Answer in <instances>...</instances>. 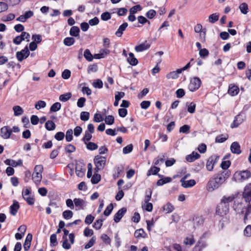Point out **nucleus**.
<instances>
[{"instance_id":"1","label":"nucleus","mask_w":251,"mask_h":251,"mask_svg":"<svg viewBox=\"0 0 251 251\" xmlns=\"http://www.w3.org/2000/svg\"><path fill=\"white\" fill-rule=\"evenodd\" d=\"M230 175V170L222 171L214 175L207 183L206 190L208 192H212L218 189L229 177Z\"/></svg>"},{"instance_id":"2","label":"nucleus","mask_w":251,"mask_h":251,"mask_svg":"<svg viewBox=\"0 0 251 251\" xmlns=\"http://www.w3.org/2000/svg\"><path fill=\"white\" fill-rule=\"evenodd\" d=\"M106 158L105 157L97 155L94 158V163L95 165L94 170L96 172H99L103 170L106 163Z\"/></svg>"},{"instance_id":"3","label":"nucleus","mask_w":251,"mask_h":251,"mask_svg":"<svg viewBox=\"0 0 251 251\" xmlns=\"http://www.w3.org/2000/svg\"><path fill=\"white\" fill-rule=\"evenodd\" d=\"M251 176V173L248 170H245L240 172H236L234 175V178L236 181H243Z\"/></svg>"},{"instance_id":"4","label":"nucleus","mask_w":251,"mask_h":251,"mask_svg":"<svg viewBox=\"0 0 251 251\" xmlns=\"http://www.w3.org/2000/svg\"><path fill=\"white\" fill-rule=\"evenodd\" d=\"M201 84V81L200 78L195 77L191 79L188 89L190 91L194 92L200 87Z\"/></svg>"},{"instance_id":"5","label":"nucleus","mask_w":251,"mask_h":251,"mask_svg":"<svg viewBox=\"0 0 251 251\" xmlns=\"http://www.w3.org/2000/svg\"><path fill=\"white\" fill-rule=\"evenodd\" d=\"M228 211L229 205H226L225 203L220 202L217 206L216 213L220 216H224L226 215Z\"/></svg>"},{"instance_id":"6","label":"nucleus","mask_w":251,"mask_h":251,"mask_svg":"<svg viewBox=\"0 0 251 251\" xmlns=\"http://www.w3.org/2000/svg\"><path fill=\"white\" fill-rule=\"evenodd\" d=\"M84 166L85 164L83 163L82 159L76 161L75 164V173L78 177H82L84 175L85 171Z\"/></svg>"},{"instance_id":"7","label":"nucleus","mask_w":251,"mask_h":251,"mask_svg":"<svg viewBox=\"0 0 251 251\" xmlns=\"http://www.w3.org/2000/svg\"><path fill=\"white\" fill-rule=\"evenodd\" d=\"M219 157L217 155H212L210 156L206 162V168L207 171H212L214 165L217 163Z\"/></svg>"},{"instance_id":"8","label":"nucleus","mask_w":251,"mask_h":251,"mask_svg":"<svg viewBox=\"0 0 251 251\" xmlns=\"http://www.w3.org/2000/svg\"><path fill=\"white\" fill-rule=\"evenodd\" d=\"M242 196L246 202L250 203L251 201V183L245 187Z\"/></svg>"},{"instance_id":"9","label":"nucleus","mask_w":251,"mask_h":251,"mask_svg":"<svg viewBox=\"0 0 251 251\" xmlns=\"http://www.w3.org/2000/svg\"><path fill=\"white\" fill-rule=\"evenodd\" d=\"M127 211L126 207H123L118 211V212L114 216V221L115 223H119L123 217L124 216L125 213Z\"/></svg>"},{"instance_id":"10","label":"nucleus","mask_w":251,"mask_h":251,"mask_svg":"<svg viewBox=\"0 0 251 251\" xmlns=\"http://www.w3.org/2000/svg\"><path fill=\"white\" fill-rule=\"evenodd\" d=\"M244 120V117L241 114L236 116L233 123L231 124L230 127L234 128L238 127Z\"/></svg>"},{"instance_id":"11","label":"nucleus","mask_w":251,"mask_h":251,"mask_svg":"<svg viewBox=\"0 0 251 251\" xmlns=\"http://www.w3.org/2000/svg\"><path fill=\"white\" fill-rule=\"evenodd\" d=\"M12 132V130L8 126H4L0 129L1 136L4 139L9 138Z\"/></svg>"},{"instance_id":"12","label":"nucleus","mask_w":251,"mask_h":251,"mask_svg":"<svg viewBox=\"0 0 251 251\" xmlns=\"http://www.w3.org/2000/svg\"><path fill=\"white\" fill-rule=\"evenodd\" d=\"M75 205L76 207H78L76 210L84 209L86 206V202L82 199L79 198H75L74 200Z\"/></svg>"},{"instance_id":"13","label":"nucleus","mask_w":251,"mask_h":251,"mask_svg":"<svg viewBox=\"0 0 251 251\" xmlns=\"http://www.w3.org/2000/svg\"><path fill=\"white\" fill-rule=\"evenodd\" d=\"M230 150L233 153L239 154L241 153L240 146L238 142H234L230 146Z\"/></svg>"},{"instance_id":"14","label":"nucleus","mask_w":251,"mask_h":251,"mask_svg":"<svg viewBox=\"0 0 251 251\" xmlns=\"http://www.w3.org/2000/svg\"><path fill=\"white\" fill-rule=\"evenodd\" d=\"M201 155L198 152L193 151L190 154L187 155L186 156V160L189 162H192L195 161L196 159L200 158Z\"/></svg>"},{"instance_id":"15","label":"nucleus","mask_w":251,"mask_h":251,"mask_svg":"<svg viewBox=\"0 0 251 251\" xmlns=\"http://www.w3.org/2000/svg\"><path fill=\"white\" fill-rule=\"evenodd\" d=\"M20 208L19 202L16 201H13V203L10 206V213L13 216H15Z\"/></svg>"},{"instance_id":"16","label":"nucleus","mask_w":251,"mask_h":251,"mask_svg":"<svg viewBox=\"0 0 251 251\" xmlns=\"http://www.w3.org/2000/svg\"><path fill=\"white\" fill-rule=\"evenodd\" d=\"M32 239V235L31 233H28L24 244V248L25 251H27L29 249Z\"/></svg>"},{"instance_id":"17","label":"nucleus","mask_w":251,"mask_h":251,"mask_svg":"<svg viewBox=\"0 0 251 251\" xmlns=\"http://www.w3.org/2000/svg\"><path fill=\"white\" fill-rule=\"evenodd\" d=\"M236 197L234 195H231L229 196H224L221 200V202L224 203L226 205H229V203L232 202Z\"/></svg>"},{"instance_id":"18","label":"nucleus","mask_w":251,"mask_h":251,"mask_svg":"<svg viewBox=\"0 0 251 251\" xmlns=\"http://www.w3.org/2000/svg\"><path fill=\"white\" fill-rule=\"evenodd\" d=\"M239 92V89L237 86L230 85L229 86L228 93L232 96L237 95Z\"/></svg>"},{"instance_id":"19","label":"nucleus","mask_w":251,"mask_h":251,"mask_svg":"<svg viewBox=\"0 0 251 251\" xmlns=\"http://www.w3.org/2000/svg\"><path fill=\"white\" fill-rule=\"evenodd\" d=\"M194 30L197 33L202 32V35H203V41H204L206 35V29L205 28L202 29V26L201 25L198 24L195 26Z\"/></svg>"},{"instance_id":"20","label":"nucleus","mask_w":251,"mask_h":251,"mask_svg":"<svg viewBox=\"0 0 251 251\" xmlns=\"http://www.w3.org/2000/svg\"><path fill=\"white\" fill-rule=\"evenodd\" d=\"M128 26V24L127 23H124L122 25H121L117 30L115 32V35L119 37H120L122 36L123 31H125L126 28Z\"/></svg>"},{"instance_id":"21","label":"nucleus","mask_w":251,"mask_h":251,"mask_svg":"<svg viewBox=\"0 0 251 251\" xmlns=\"http://www.w3.org/2000/svg\"><path fill=\"white\" fill-rule=\"evenodd\" d=\"M246 210L245 215L244 217V221L246 223V221L248 220V216L251 214V204L248 205L247 207H244L241 211V213L243 214L244 212V209Z\"/></svg>"},{"instance_id":"22","label":"nucleus","mask_w":251,"mask_h":251,"mask_svg":"<svg viewBox=\"0 0 251 251\" xmlns=\"http://www.w3.org/2000/svg\"><path fill=\"white\" fill-rule=\"evenodd\" d=\"M99 172H96V170H94V174L92 176L91 181L93 184L98 183L101 179V176L98 174Z\"/></svg>"},{"instance_id":"23","label":"nucleus","mask_w":251,"mask_h":251,"mask_svg":"<svg viewBox=\"0 0 251 251\" xmlns=\"http://www.w3.org/2000/svg\"><path fill=\"white\" fill-rule=\"evenodd\" d=\"M129 57L127 59V62L132 66L136 65L138 63V60L134 57V54L130 52L128 54Z\"/></svg>"},{"instance_id":"24","label":"nucleus","mask_w":251,"mask_h":251,"mask_svg":"<svg viewBox=\"0 0 251 251\" xmlns=\"http://www.w3.org/2000/svg\"><path fill=\"white\" fill-rule=\"evenodd\" d=\"M150 47V45L145 43L141 44L139 45L136 46L135 50L137 52H141L145 50H148Z\"/></svg>"},{"instance_id":"25","label":"nucleus","mask_w":251,"mask_h":251,"mask_svg":"<svg viewBox=\"0 0 251 251\" xmlns=\"http://www.w3.org/2000/svg\"><path fill=\"white\" fill-rule=\"evenodd\" d=\"M196 182L194 179H190L189 180H185L181 182V186L184 188H189L194 186Z\"/></svg>"},{"instance_id":"26","label":"nucleus","mask_w":251,"mask_h":251,"mask_svg":"<svg viewBox=\"0 0 251 251\" xmlns=\"http://www.w3.org/2000/svg\"><path fill=\"white\" fill-rule=\"evenodd\" d=\"M241 12L243 14H247L249 11L248 5L246 2L241 3L239 6Z\"/></svg>"},{"instance_id":"27","label":"nucleus","mask_w":251,"mask_h":251,"mask_svg":"<svg viewBox=\"0 0 251 251\" xmlns=\"http://www.w3.org/2000/svg\"><path fill=\"white\" fill-rule=\"evenodd\" d=\"M160 170V168L159 167H156L155 166H151L148 171L147 176H150L151 175H156L159 172Z\"/></svg>"},{"instance_id":"28","label":"nucleus","mask_w":251,"mask_h":251,"mask_svg":"<svg viewBox=\"0 0 251 251\" xmlns=\"http://www.w3.org/2000/svg\"><path fill=\"white\" fill-rule=\"evenodd\" d=\"M79 28L76 26H72L70 30V35L74 37L79 36Z\"/></svg>"},{"instance_id":"29","label":"nucleus","mask_w":251,"mask_h":251,"mask_svg":"<svg viewBox=\"0 0 251 251\" xmlns=\"http://www.w3.org/2000/svg\"><path fill=\"white\" fill-rule=\"evenodd\" d=\"M228 138V134H221L217 136L215 138V142L216 143H222L225 142Z\"/></svg>"},{"instance_id":"30","label":"nucleus","mask_w":251,"mask_h":251,"mask_svg":"<svg viewBox=\"0 0 251 251\" xmlns=\"http://www.w3.org/2000/svg\"><path fill=\"white\" fill-rule=\"evenodd\" d=\"M13 110L14 111V115L16 116H20L24 113V110L19 105L14 106L13 107Z\"/></svg>"},{"instance_id":"31","label":"nucleus","mask_w":251,"mask_h":251,"mask_svg":"<svg viewBox=\"0 0 251 251\" xmlns=\"http://www.w3.org/2000/svg\"><path fill=\"white\" fill-rule=\"evenodd\" d=\"M55 127V124L52 121L49 120L45 123V127L49 131L54 130Z\"/></svg>"},{"instance_id":"32","label":"nucleus","mask_w":251,"mask_h":251,"mask_svg":"<svg viewBox=\"0 0 251 251\" xmlns=\"http://www.w3.org/2000/svg\"><path fill=\"white\" fill-rule=\"evenodd\" d=\"M145 197L144 199L145 203H148L151 199L152 195V189L151 188H148L146 190Z\"/></svg>"},{"instance_id":"33","label":"nucleus","mask_w":251,"mask_h":251,"mask_svg":"<svg viewBox=\"0 0 251 251\" xmlns=\"http://www.w3.org/2000/svg\"><path fill=\"white\" fill-rule=\"evenodd\" d=\"M75 42V39L74 37H66L64 39L63 43L67 46H71L73 45Z\"/></svg>"},{"instance_id":"34","label":"nucleus","mask_w":251,"mask_h":251,"mask_svg":"<svg viewBox=\"0 0 251 251\" xmlns=\"http://www.w3.org/2000/svg\"><path fill=\"white\" fill-rule=\"evenodd\" d=\"M219 14L215 13L211 14L208 17L209 22L211 23H215L219 20Z\"/></svg>"},{"instance_id":"35","label":"nucleus","mask_w":251,"mask_h":251,"mask_svg":"<svg viewBox=\"0 0 251 251\" xmlns=\"http://www.w3.org/2000/svg\"><path fill=\"white\" fill-rule=\"evenodd\" d=\"M42 178V174L38 173H33L32 174V179L35 183L40 182Z\"/></svg>"},{"instance_id":"36","label":"nucleus","mask_w":251,"mask_h":251,"mask_svg":"<svg viewBox=\"0 0 251 251\" xmlns=\"http://www.w3.org/2000/svg\"><path fill=\"white\" fill-rule=\"evenodd\" d=\"M84 57L88 61H92L93 59V55L91 54L89 49H86L84 52Z\"/></svg>"},{"instance_id":"37","label":"nucleus","mask_w":251,"mask_h":251,"mask_svg":"<svg viewBox=\"0 0 251 251\" xmlns=\"http://www.w3.org/2000/svg\"><path fill=\"white\" fill-rule=\"evenodd\" d=\"M72 97V94L71 93H67L59 96V99L60 100L65 102L69 100Z\"/></svg>"},{"instance_id":"38","label":"nucleus","mask_w":251,"mask_h":251,"mask_svg":"<svg viewBox=\"0 0 251 251\" xmlns=\"http://www.w3.org/2000/svg\"><path fill=\"white\" fill-rule=\"evenodd\" d=\"M61 104L60 102H56L53 103L50 108V112H56L61 108Z\"/></svg>"},{"instance_id":"39","label":"nucleus","mask_w":251,"mask_h":251,"mask_svg":"<svg viewBox=\"0 0 251 251\" xmlns=\"http://www.w3.org/2000/svg\"><path fill=\"white\" fill-rule=\"evenodd\" d=\"M163 209L167 213H169L174 210V206L171 203L168 202L163 206Z\"/></svg>"},{"instance_id":"40","label":"nucleus","mask_w":251,"mask_h":251,"mask_svg":"<svg viewBox=\"0 0 251 251\" xmlns=\"http://www.w3.org/2000/svg\"><path fill=\"white\" fill-rule=\"evenodd\" d=\"M113 209V206L112 203L109 204L107 206L105 210L103 212V214L105 216H108L112 212Z\"/></svg>"},{"instance_id":"41","label":"nucleus","mask_w":251,"mask_h":251,"mask_svg":"<svg viewBox=\"0 0 251 251\" xmlns=\"http://www.w3.org/2000/svg\"><path fill=\"white\" fill-rule=\"evenodd\" d=\"M62 215L64 219L68 220L73 217V212L69 210H65L63 212Z\"/></svg>"},{"instance_id":"42","label":"nucleus","mask_w":251,"mask_h":251,"mask_svg":"<svg viewBox=\"0 0 251 251\" xmlns=\"http://www.w3.org/2000/svg\"><path fill=\"white\" fill-rule=\"evenodd\" d=\"M90 117V113L88 112L82 111L80 113V118L83 121H88Z\"/></svg>"},{"instance_id":"43","label":"nucleus","mask_w":251,"mask_h":251,"mask_svg":"<svg viewBox=\"0 0 251 251\" xmlns=\"http://www.w3.org/2000/svg\"><path fill=\"white\" fill-rule=\"evenodd\" d=\"M98 71V66L96 64L90 65L87 68V72L90 74L91 73H95Z\"/></svg>"},{"instance_id":"44","label":"nucleus","mask_w":251,"mask_h":251,"mask_svg":"<svg viewBox=\"0 0 251 251\" xmlns=\"http://www.w3.org/2000/svg\"><path fill=\"white\" fill-rule=\"evenodd\" d=\"M103 220L98 219L95 221L93 224V227L96 229H100L102 226V222Z\"/></svg>"},{"instance_id":"45","label":"nucleus","mask_w":251,"mask_h":251,"mask_svg":"<svg viewBox=\"0 0 251 251\" xmlns=\"http://www.w3.org/2000/svg\"><path fill=\"white\" fill-rule=\"evenodd\" d=\"M230 165L231 162L229 160L223 161L221 163L220 166L223 170H224V171H225L228 170L227 169Z\"/></svg>"},{"instance_id":"46","label":"nucleus","mask_w":251,"mask_h":251,"mask_svg":"<svg viewBox=\"0 0 251 251\" xmlns=\"http://www.w3.org/2000/svg\"><path fill=\"white\" fill-rule=\"evenodd\" d=\"M145 234V232L143 229L140 228L138 230H136L134 233V236L137 238H139L140 237H145L143 234Z\"/></svg>"},{"instance_id":"47","label":"nucleus","mask_w":251,"mask_h":251,"mask_svg":"<svg viewBox=\"0 0 251 251\" xmlns=\"http://www.w3.org/2000/svg\"><path fill=\"white\" fill-rule=\"evenodd\" d=\"M76 150L75 147L72 144H68L65 147V150L67 153H72L75 151Z\"/></svg>"},{"instance_id":"48","label":"nucleus","mask_w":251,"mask_h":251,"mask_svg":"<svg viewBox=\"0 0 251 251\" xmlns=\"http://www.w3.org/2000/svg\"><path fill=\"white\" fill-rule=\"evenodd\" d=\"M66 140L67 142H71L73 140V130L68 129L66 133Z\"/></svg>"},{"instance_id":"49","label":"nucleus","mask_w":251,"mask_h":251,"mask_svg":"<svg viewBox=\"0 0 251 251\" xmlns=\"http://www.w3.org/2000/svg\"><path fill=\"white\" fill-rule=\"evenodd\" d=\"M190 129V126L187 125H184L179 128V132L183 133H188Z\"/></svg>"},{"instance_id":"50","label":"nucleus","mask_w":251,"mask_h":251,"mask_svg":"<svg viewBox=\"0 0 251 251\" xmlns=\"http://www.w3.org/2000/svg\"><path fill=\"white\" fill-rule=\"evenodd\" d=\"M27 203L28 204L30 205H32L34 204L35 202V199L33 196H25V198H23Z\"/></svg>"},{"instance_id":"51","label":"nucleus","mask_w":251,"mask_h":251,"mask_svg":"<svg viewBox=\"0 0 251 251\" xmlns=\"http://www.w3.org/2000/svg\"><path fill=\"white\" fill-rule=\"evenodd\" d=\"M46 106V103L45 101L43 100H39L35 105V107L37 110L40 109V108H43L45 107Z\"/></svg>"},{"instance_id":"52","label":"nucleus","mask_w":251,"mask_h":251,"mask_svg":"<svg viewBox=\"0 0 251 251\" xmlns=\"http://www.w3.org/2000/svg\"><path fill=\"white\" fill-rule=\"evenodd\" d=\"M105 124L108 125H111L114 123V117L112 115H108L105 117Z\"/></svg>"},{"instance_id":"53","label":"nucleus","mask_w":251,"mask_h":251,"mask_svg":"<svg viewBox=\"0 0 251 251\" xmlns=\"http://www.w3.org/2000/svg\"><path fill=\"white\" fill-rule=\"evenodd\" d=\"M87 149L90 151H94L98 149L97 144L93 142H88L86 144Z\"/></svg>"},{"instance_id":"54","label":"nucleus","mask_w":251,"mask_h":251,"mask_svg":"<svg viewBox=\"0 0 251 251\" xmlns=\"http://www.w3.org/2000/svg\"><path fill=\"white\" fill-rule=\"evenodd\" d=\"M91 134V133H89L88 131H85L84 136L82 139L84 144H86L91 139L92 136Z\"/></svg>"},{"instance_id":"55","label":"nucleus","mask_w":251,"mask_h":251,"mask_svg":"<svg viewBox=\"0 0 251 251\" xmlns=\"http://www.w3.org/2000/svg\"><path fill=\"white\" fill-rule=\"evenodd\" d=\"M96 240V237L95 236H93L88 243L85 245V249H88L92 247L95 244Z\"/></svg>"},{"instance_id":"56","label":"nucleus","mask_w":251,"mask_h":251,"mask_svg":"<svg viewBox=\"0 0 251 251\" xmlns=\"http://www.w3.org/2000/svg\"><path fill=\"white\" fill-rule=\"evenodd\" d=\"M156 14V11L153 9L149 10L146 14V17L150 19H151L155 17Z\"/></svg>"},{"instance_id":"57","label":"nucleus","mask_w":251,"mask_h":251,"mask_svg":"<svg viewBox=\"0 0 251 251\" xmlns=\"http://www.w3.org/2000/svg\"><path fill=\"white\" fill-rule=\"evenodd\" d=\"M93 86L95 88L100 89L103 87V82L100 79H98L93 82Z\"/></svg>"},{"instance_id":"58","label":"nucleus","mask_w":251,"mask_h":251,"mask_svg":"<svg viewBox=\"0 0 251 251\" xmlns=\"http://www.w3.org/2000/svg\"><path fill=\"white\" fill-rule=\"evenodd\" d=\"M196 107V104L194 102H192L188 106L187 111L190 113H192V114L194 113L195 112Z\"/></svg>"},{"instance_id":"59","label":"nucleus","mask_w":251,"mask_h":251,"mask_svg":"<svg viewBox=\"0 0 251 251\" xmlns=\"http://www.w3.org/2000/svg\"><path fill=\"white\" fill-rule=\"evenodd\" d=\"M133 150V145L129 144L123 148V152L124 154H127L132 151Z\"/></svg>"},{"instance_id":"60","label":"nucleus","mask_w":251,"mask_h":251,"mask_svg":"<svg viewBox=\"0 0 251 251\" xmlns=\"http://www.w3.org/2000/svg\"><path fill=\"white\" fill-rule=\"evenodd\" d=\"M142 10V7L140 5L138 4L131 7L129 10L130 14H135L137 12V10L140 11Z\"/></svg>"},{"instance_id":"61","label":"nucleus","mask_w":251,"mask_h":251,"mask_svg":"<svg viewBox=\"0 0 251 251\" xmlns=\"http://www.w3.org/2000/svg\"><path fill=\"white\" fill-rule=\"evenodd\" d=\"M111 18V14L108 12H105L101 15V19L102 21H107Z\"/></svg>"},{"instance_id":"62","label":"nucleus","mask_w":251,"mask_h":251,"mask_svg":"<svg viewBox=\"0 0 251 251\" xmlns=\"http://www.w3.org/2000/svg\"><path fill=\"white\" fill-rule=\"evenodd\" d=\"M71 72L69 70L65 69L62 73V77L63 79H67L71 76Z\"/></svg>"},{"instance_id":"63","label":"nucleus","mask_w":251,"mask_h":251,"mask_svg":"<svg viewBox=\"0 0 251 251\" xmlns=\"http://www.w3.org/2000/svg\"><path fill=\"white\" fill-rule=\"evenodd\" d=\"M65 134L63 132H58L54 135V138L57 141H61L63 140Z\"/></svg>"},{"instance_id":"64","label":"nucleus","mask_w":251,"mask_h":251,"mask_svg":"<svg viewBox=\"0 0 251 251\" xmlns=\"http://www.w3.org/2000/svg\"><path fill=\"white\" fill-rule=\"evenodd\" d=\"M244 234L247 237L251 236V225H248L245 227L244 230Z\"/></svg>"}]
</instances>
